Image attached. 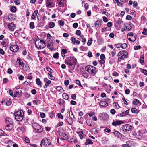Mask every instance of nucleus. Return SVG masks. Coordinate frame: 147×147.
I'll return each mask as SVG.
<instances>
[{
  "instance_id": "nucleus-1",
  "label": "nucleus",
  "mask_w": 147,
  "mask_h": 147,
  "mask_svg": "<svg viewBox=\"0 0 147 147\" xmlns=\"http://www.w3.org/2000/svg\"><path fill=\"white\" fill-rule=\"evenodd\" d=\"M128 53L125 50H122L119 52L117 56L118 57V61L120 62L122 60H124L125 58L128 57Z\"/></svg>"
},
{
  "instance_id": "nucleus-2",
  "label": "nucleus",
  "mask_w": 147,
  "mask_h": 147,
  "mask_svg": "<svg viewBox=\"0 0 147 147\" xmlns=\"http://www.w3.org/2000/svg\"><path fill=\"white\" fill-rule=\"evenodd\" d=\"M86 71L91 74L92 76H94L97 72L96 68L91 65L86 66L85 67Z\"/></svg>"
},
{
  "instance_id": "nucleus-3",
  "label": "nucleus",
  "mask_w": 147,
  "mask_h": 147,
  "mask_svg": "<svg viewBox=\"0 0 147 147\" xmlns=\"http://www.w3.org/2000/svg\"><path fill=\"white\" fill-rule=\"evenodd\" d=\"M65 63L70 67H72L73 65H75L77 62L76 59L74 57L68 58L65 61Z\"/></svg>"
},
{
  "instance_id": "nucleus-4",
  "label": "nucleus",
  "mask_w": 147,
  "mask_h": 147,
  "mask_svg": "<svg viewBox=\"0 0 147 147\" xmlns=\"http://www.w3.org/2000/svg\"><path fill=\"white\" fill-rule=\"evenodd\" d=\"M14 114L15 118L16 121H21L23 119L24 113L22 111L20 110L16 112Z\"/></svg>"
},
{
  "instance_id": "nucleus-5",
  "label": "nucleus",
  "mask_w": 147,
  "mask_h": 147,
  "mask_svg": "<svg viewBox=\"0 0 147 147\" xmlns=\"http://www.w3.org/2000/svg\"><path fill=\"white\" fill-rule=\"evenodd\" d=\"M35 45L36 47L38 49H43L45 47L46 43L43 40H41L40 41L37 40L35 42Z\"/></svg>"
},
{
  "instance_id": "nucleus-6",
  "label": "nucleus",
  "mask_w": 147,
  "mask_h": 147,
  "mask_svg": "<svg viewBox=\"0 0 147 147\" xmlns=\"http://www.w3.org/2000/svg\"><path fill=\"white\" fill-rule=\"evenodd\" d=\"M128 39L130 41H134L136 39V35L135 34L133 33H128L127 36Z\"/></svg>"
},
{
  "instance_id": "nucleus-7",
  "label": "nucleus",
  "mask_w": 147,
  "mask_h": 147,
  "mask_svg": "<svg viewBox=\"0 0 147 147\" xmlns=\"http://www.w3.org/2000/svg\"><path fill=\"white\" fill-rule=\"evenodd\" d=\"M5 121L6 123H9L6 126L5 128L6 127H9L11 128L13 127V122L12 119L8 117H6L5 118Z\"/></svg>"
},
{
  "instance_id": "nucleus-8",
  "label": "nucleus",
  "mask_w": 147,
  "mask_h": 147,
  "mask_svg": "<svg viewBox=\"0 0 147 147\" xmlns=\"http://www.w3.org/2000/svg\"><path fill=\"white\" fill-rule=\"evenodd\" d=\"M55 1V0H46V6L49 8L54 7Z\"/></svg>"
},
{
  "instance_id": "nucleus-9",
  "label": "nucleus",
  "mask_w": 147,
  "mask_h": 147,
  "mask_svg": "<svg viewBox=\"0 0 147 147\" xmlns=\"http://www.w3.org/2000/svg\"><path fill=\"white\" fill-rule=\"evenodd\" d=\"M99 117L100 119L102 120H107L109 119L108 115L105 113L100 114L99 115Z\"/></svg>"
},
{
  "instance_id": "nucleus-10",
  "label": "nucleus",
  "mask_w": 147,
  "mask_h": 147,
  "mask_svg": "<svg viewBox=\"0 0 147 147\" xmlns=\"http://www.w3.org/2000/svg\"><path fill=\"white\" fill-rule=\"evenodd\" d=\"M59 135L61 137V138L63 140H67L68 139V136L63 131H59Z\"/></svg>"
},
{
  "instance_id": "nucleus-11",
  "label": "nucleus",
  "mask_w": 147,
  "mask_h": 147,
  "mask_svg": "<svg viewBox=\"0 0 147 147\" xmlns=\"http://www.w3.org/2000/svg\"><path fill=\"white\" fill-rule=\"evenodd\" d=\"M49 140L46 138L42 139L41 142L40 146L41 147L42 146H49L51 145V143H49Z\"/></svg>"
},
{
  "instance_id": "nucleus-12",
  "label": "nucleus",
  "mask_w": 147,
  "mask_h": 147,
  "mask_svg": "<svg viewBox=\"0 0 147 147\" xmlns=\"http://www.w3.org/2000/svg\"><path fill=\"white\" fill-rule=\"evenodd\" d=\"M10 50L14 52H17L18 49V46L17 45H13L10 47Z\"/></svg>"
},
{
  "instance_id": "nucleus-13",
  "label": "nucleus",
  "mask_w": 147,
  "mask_h": 147,
  "mask_svg": "<svg viewBox=\"0 0 147 147\" xmlns=\"http://www.w3.org/2000/svg\"><path fill=\"white\" fill-rule=\"evenodd\" d=\"M8 27L10 30L13 31L15 28V25L12 23H9L8 25Z\"/></svg>"
},
{
  "instance_id": "nucleus-14",
  "label": "nucleus",
  "mask_w": 147,
  "mask_h": 147,
  "mask_svg": "<svg viewBox=\"0 0 147 147\" xmlns=\"http://www.w3.org/2000/svg\"><path fill=\"white\" fill-rule=\"evenodd\" d=\"M8 40L7 39H4L1 42V45L4 47H6L8 45Z\"/></svg>"
},
{
  "instance_id": "nucleus-15",
  "label": "nucleus",
  "mask_w": 147,
  "mask_h": 147,
  "mask_svg": "<svg viewBox=\"0 0 147 147\" xmlns=\"http://www.w3.org/2000/svg\"><path fill=\"white\" fill-rule=\"evenodd\" d=\"M129 112V110H127L124 112H123L120 114H118V116H124L127 115Z\"/></svg>"
},
{
  "instance_id": "nucleus-16",
  "label": "nucleus",
  "mask_w": 147,
  "mask_h": 147,
  "mask_svg": "<svg viewBox=\"0 0 147 147\" xmlns=\"http://www.w3.org/2000/svg\"><path fill=\"white\" fill-rule=\"evenodd\" d=\"M77 133L79 135V136L81 139H82L83 138H85L86 136V135L83 134L82 130L79 132L77 131Z\"/></svg>"
},
{
  "instance_id": "nucleus-17",
  "label": "nucleus",
  "mask_w": 147,
  "mask_h": 147,
  "mask_svg": "<svg viewBox=\"0 0 147 147\" xmlns=\"http://www.w3.org/2000/svg\"><path fill=\"white\" fill-rule=\"evenodd\" d=\"M123 123V122L119 120H116L113 121L112 123V125L114 126H116L117 125H119Z\"/></svg>"
},
{
  "instance_id": "nucleus-18",
  "label": "nucleus",
  "mask_w": 147,
  "mask_h": 147,
  "mask_svg": "<svg viewBox=\"0 0 147 147\" xmlns=\"http://www.w3.org/2000/svg\"><path fill=\"white\" fill-rule=\"evenodd\" d=\"M102 21L101 20H97L95 23V26L98 27L100 26L102 24Z\"/></svg>"
},
{
  "instance_id": "nucleus-19",
  "label": "nucleus",
  "mask_w": 147,
  "mask_h": 147,
  "mask_svg": "<svg viewBox=\"0 0 147 147\" xmlns=\"http://www.w3.org/2000/svg\"><path fill=\"white\" fill-rule=\"evenodd\" d=\"M100 105L101 106H108V103L105 101H101L99 103Z\"/></svg>"
},
{
  "instance_id": "nucleus-20",
  "label": "nucleus",
  "mask_w": 147,
  "mask_h": 147,
  "mask_svg": "<svg viewBox=\"0 0 147 147\" xmlns=\"http://www.w3.org/2000/svg\"><path fill=\"white\" fill-rule=\"evenodd\" d=\"M18 61L19 62V65L20 67H21L22 66L23 67H24V63L22 61L20 58L18 59Z\"/></svg>"
},
{
  "instance_id": "nucleus-21",
  "label": "nucleus",
  "mask_w": 147,
  "mask_h": 147,
  "mask_svg": "<svg viewBox=\"0 0 147 147\" xmlns=\"http://www.w3.org/2000/svg\"><path fill=\"white\" fill-rule=\"evenodd\" d=\"M92 144H93V142L91 141V140L90 139H87L86 140V142L85 143V144L86 145Z\"/></svg>"
},
{
  "instance_id": "nucleus-22",
  "label": "nucleus",
  "mask_w": 147,
  "mask_h": 147,
  "mask_svg": "<svg viewBox=\"0 0 147 147\" xmlns=\"http://www.w3.org/2000/svg\"><path fill=\"white\" fill-rule=\"evenodd\" d=\"M5 102L6 105L8 106L10 105L11 104L12 102L10 98H7L5 100Z\"/></svg>"
},
{
  "instance_id": "nucleus-23",
  "label": "nucleus",
  "mask_w": 147,
  "mask_h": 147,
  "mask_svg": "<svg viewBox=\"0 0 147 147\" xmlns=\"http://www.w3.org/2000/svg\"><path fill=\"white\" fill-rule=\"evenodd\" d=\"M132 128V126L128 124L124 125L123 127V129H131Z\"/></svg>"
},
{
  "instance_id": "nucleus-24",
  "label": "nucleus",
  "mask_w": 147,
  "mask_h": 147,
  "mask_svg": "<svg viewBox=\"0 0 147 147\" xmlns=\"http://www.w3.org/2000/svg\"><path fill=\"white\" fill-rule=\"evenodd\" d=\"M57 102L59 104L61 105L63 104L65 102L64 100L62 99H59L57 100Z\"/></svg>"
},
{
  "instance_id": "nucleus-25",
  "label": "nucleus",
  "mask_w": 147,
  "mask_h": 147,
  "mask_svg": "<svg viewBox=\"0 0 147 147\" xmlns=\"http://www.w3.org/2000/svg\"><path fill=\"white\" fill-rule=\"evenodd\" d=\"M114 134L116 136H117L118 138H119L121 136V134L117 131H116L114 132Z\"/></svg>"
},
{
  "instance_id": "nucleus-26",
  "label": "nucleus",
  "mask_w": 147,
  "mask_h": 147,
  "mask_svg": "<svg viewBox=\"0 0 147 147\" xmlns=\"http://www.w3.org/2000/svg\"><path fill=\"white\" fill-rule=\"evenodd\" d=\"M36 84L38 85H40V87H41L42 86L41 85V82L39 78H37L36 79Z\"/></svg>"
},
{
  "instance_id": "nucleus-27",
  "label": "nucleus",
  "mask_w": 147,
  "mask_h": 147,
  "mask_svg": "<svg viewBox=\"0 0 147 147\" xmlns=\"http://www.w3.org/2000/svg\"><path fill=\"white\" fill-rule=\"evenodd\" d=\"M56 89L57 91L60 92H62L63 91V89L61 86L57 87Z\"/></svg>"
},
{
  "instance_id": "nucleus-28",
  "label": "nucleus",
  "mask_w": 147,
  "mask_h": 147,
  "mask_svg": "<svg viewBox=\"0 0 147 147\" xmlns=\"http://www.w3.org/2000/svg\"><path fill=\"white\" fill-rule=\"evenodd\" d=\"M54 26L55 23L53 22H50L49 23V26L50 28H52Z\"/></svg>"
},
{
  "instance_id": "nucleus-29",
  "label": "nucleus",
  "mask_w": 147,
  "mask_h": 147,
  "mask_svg": "<svg viewBox=\"0 0 147 147\" xmlns=\"http://www.w3.org/2000/svg\"><path fill=\"white\" fill-rule=\"evenodd\" d=\"M131 111L133 113H137L139 112V111L135 108H132Z\"/></svg>"
},
{
  "instance_id": "nucleus-30",
  "label": "nucleus",
  "mask_w": 147,
  "mask_h": 147,
  "mask_svg": "<svg viewBox=\"0 0 147 147\" xmlns=\"http://www.w3.org/2000/svg\"><path fill=\"white\" fill-rule=\"evenodd\" d=\"M51 82L50 80H49L47 81V82L45 83V84L44 88H47L48 86H49V84H50L51 83Z\"/></svg>"
},
{
  "instance_id": "nucleus-31",
  "label": "nucleus",
  "mask_w": 147,
  "mask_h": 147,
  "mask_svg": "<svg viewBox=\"0 0 147 147\" xmlns=\"http://www.w3.org/2000/svg\"><path fill=\"white\" fill-rule=\"evenodd\" d=\"M27 59L29 60L30 62H32L33 61L31 55H28L27 57Z\"/></svg>"
},
{
  "instance_id": "nucleus-32",
  "label": "nucleus",
  "mask_w": 147,
  "mask_h": 147,
  "mask_svg": "<svg viewBox=\"0 0 147 147\" xmlns=\"http://www.w3.org/2000/svg\"><path fill=\"white\" fill-rule=\"evenodd\" d=\"M139 102V101L138 100L136 99H134L133 101V103L134 105H137Z\"/></svg>"
},
{
  "instance_id": "nucleus-33",
  "label": "nucleus",
  "mask_w": 147,
  "mask_h": 147,
  "mask_svg": "<svg viewBox=\"0 0 147 147\" xmlns=\"http://www.w3.org/2000/svg\"><path fill=\"white\" fill-rule=\"evenodd\" d=\"M58 23L59 25L61 26H63L64 25V21H63L62 20H59L58 21Z\"/></svg>"
},
{
  "instance_id": "nucleus-34",
  "label": "nucleus",
  "mask_w": 147,
  "mask_h": 147,
  "mask_svg": "<svg viewBox=\"0 0 147 147\" xmlns=\"http://www.w3.org/2000/svg\"><path fill=\"white\" fill-rule=\"evenodd\" d=\"M63 98L67 100L69 98L68 95L66 93L63 94Z\"/></svg>"
},
{
  "instance_id": "nucleus-35",
  "label": "nucleus",
  "mask_w": 147,
  "mask_h": 147,
  "mask_svg": "<svg viewBox=\"0 0 147 147\" xmlns=\"http://www.w3.org/2000/svg\"><path fill=\"white\" fill-rule=\"evenodd\" d=\"M33 102L36 105H38L40 103V101L39 100H33Z\"/></svg>"
},
{
  "instance_id": "nucleus-36",
  "label": "nucleus",
  "mask_w": 147,
  "mask_h": 147,
  "mask_svg": "<svg viewBox=\"0 0 147 147\" xmlns=\"http://www.w3.org/2000/svg\"><path fill=\"white\" fill-rule=\"evenodd\" d=\"M47 47L50 50H52L53 48V44H48L47 45Z\"/></svg>"
},
{
  "instance_id": "nucleus-37",
  "label": "nucleus",
  "mask_w": 147,
  "mask_h": 147,
  "mask_svg": "<svg viewBox=\"0 0 147 147\" xmlns=\"http://www.w3.org/2000/svg\"><path fill=\"white\" fill-rule=\"evenodd\" d=\"M30 28L31 29H33L34 28V22H31L30 24Z\"/></svg>"
},
{
  "instance_id": "nucleus-38",
  "label": "nucleus",
  "mask_w": 147,
  "mask_h": 147,
  "mask_svg": "<svg viewBox=\"0 0 147 147\" xmlns=\"http://www.w3.org/2000/svg\"><path fill=\"white\" fill-rule=\"evenodd\" d=\"M36 126L37 128H39L40 129V126L38 125V123H34L32 124V126L33 127V129H36V128H35L34 127V126Z\"/></svg>"
},
{
  "instance_id": "nucleus-39",
  "label": "nucleus",
  "mask_w": 147,
  "mask_h": 147,
  "mask_svg": "<svg viewBox=\"0 0 147 147\" xmlns=\"http://www.w3.org/2000/svg\"><path fill=\"white\" fill-rule=\"evenodd\" d=\"M92 40L91 38H90V39L88 40L87 42L88 45L89 46L91 45L92 43Z\"/></svg>"
},
{
  "instance_id": "nucleus-40",
  "label": "nucleus",
  "mask_w": 147,
  "mask_h": 147,
  "mask_svg": "<svg viewBox=\"0 0 147 147\" xmlns=\"http://www.w3.org/2000/svg\"><path fill=\"white\" fill-rule=\"evenodd\" d=\"M16 11V8L15 6H13L11 9V11L12 12H14Z\"/></svg>"
},
{
  "instance_id": "nucleus-41",
  "label": "nucleus",
  "mask_w": 147,
  "mask_h": 147,
  "mask_svg": "<svg viewBox=\"0 0 147 147\" xmlns=\"http://www.w3.org/2000/svg\"><path fill=\"white\" fill-rule=\"evenodd\" d=\"M49 73L48 74L50 76V78H49L50 79L52 80H54L55 79V78L54 77V76L52 75L51 73Z\"/></svg>"
},
{
  "instance_id": "nucleus-42",
  "label": "nucleus",
  "mask_w": 147,
  "mask_h": 147,
  "mask_svg": "<svg viewBox=\"0 0 147 147\" xmlns=\"http://www.w3.org/2000/svg\"><path fill=\"white\" fill-rule=\"evenodd\" d=\"M53 57L55 58L58 59L59 57V53L58 52L56 53L53 55Z\"/></svg>"
},
{
  "instance_id": "nucleus-43",
  "label": "nucleus",
  "mask_w": 147,
  "mask_h": 147,
  "mask_svg": "<svg viewBox=\"0 0 147 147\" xmlns=\"http://www.w3.org/2000/svg\"><path fill=\"white\" fill-rule=\"evenodd\" d=\"M86 122L88 126H92V125L90 123V122H91V121L90 119H87L86 121Z\"/></svg>"
},
{
  "instance_id": "nucleus-44",
  "label": "nucleus",
  "mask_w": 147,
  "mask_h": 147,
  "mask_svg": "<svg viewBox=\"0 0 147 147\" xmlns=\"http://www.w3.org/2000/svg\"><path fill=\"white\" fill-rule=\"evenodd\" d=\"M76 83L77 84L79 85L82 88L83 87V86H82V85L81 84L79 80H76Z\"/></svg>"
},
{
  "instance_id": "nucleus-45",
  "label": "nucleus",
  "mask_w": 147,
  "mask_h": 147,
  "mask_svg": "<svg viewBox=\"0 0 147 147\" xmlns=\"http://www.w3.org/2000/svg\"><path fill=\"white\" fill-rule=\"evenodd\" d=\"M61 53L62 54H65L67 53V50L65 49H63L61 51Z\"/></svg>"
},
{
  "instance_id": "nucleus-46",
  "label": "nucleus",
  "mask_w": 147,
  "mask_h": 147,
  "mask_svg": "<svg viewBox=\"0 0 147 147\" xmlns=\"http://www.w3.org/2000/svg\"><path fill=\"white\" fill-rule=\"evenodd\" d=\"M33 131L35 132L40 133L43 131V129H35V131L34 130Z\"/></svg>"
},
{
  "instance_id": "nucleus-47",
  "label": "nucleus",
  "mask_w": 147,
  "mask_h": 147,
  "mask_svg": "<svg viewBox=\"0 0 147 147\" xmlns=\"http://www.w3.org/2000/svg\"><path fill=\"white\" fill-rule=\"evenodd\" d=\"M46 69L49 72V73H52L53 72V70L49 67H47Z\"/></svg>"
},
{
  "instance_id": "nucleus-48",
  "label": "nucleus",
  "mask_w": 147,
  "mask_h": 147,
  "mask_svg": "<svg viewBox=\"0 0 147 147\" xmlns=\"http://www.w3.org/2000/svg\"><path fill=\"white\" fill-rule=\"evenodd\" d=\"M115 46L117 48H119L120 47H121V43H118L117 44H116L115 45Z\"/></svg>"
},
{
  "instance_id": "nucleus-49",
  "label": "nucleus",
  "mask_w": 147,
  "mask_h": 147,
  "mask_svg": "<svg viewBox=\"0 0 147 147\" xmlns=\"http://www.w3.org/2000/svg\"><path fill=\"white\" fill-rule=\"evenodd\" d=\"M127 47V44L125 43L121 44V47L123 49H125Z\"/></svg>"
},
{
  "instance_id": "nucleus-50",
  "label": "nucleus",
  "mask_w": 147,
  "mask_h": 147,
  "mask_svg": "<svg viewBox=\"0 0 147 147\" xmlns=\"http://www.w3.org/2000/svg\"><path fill=\"white\" fill-rule=\"evenodd\" d=\"M141 47L140 45L136 46H134V49L135 50H138V49H140Z\"/></svg>"
},
{
  "instance_id": "nucleus-51",
  "label": "nucleus",
  "mask_w": 147,
  "mask_h": 147,
  "mask_svg": "<svg viewBox=\"0 0 147 147\" xmlns=\"http://www.w3.org/2000/svg\"><path fill=\"white\" fill-rule=\"evenodd\" d=\"M139 60H140V63L141 64L142 63H143V62H144V58L143 57H141L140 58Z\"/></svg>"
},
{
  "instance_id": "nucleus-52",
  "label": "nucleus",
  "mask_w": 147,
  "mask_h": 147,
  "mask_svg": "<svg viewBox=\"0 0 147 147\" xmlns=\"http://www.w3.org/2000/svg\"><path fill=\"white\" fill-rule=\"evenodd\" d=\"M9 95L13 97V90H9Z\"/></svg>"
},
{
  "instance_id": "nucleus-53",
  "label": "nucleus",
  "mask_w": 147,
  "mask_h": 147,
  "mask_svg": "<svg viewBox=\"0 0 147 147\" xmlns=\"http://www.w3.org/2000/svg\"><path fill=\"white\" fill-rule=\"evenodd\" d=\"M25 141L27 143H29L30 142L29 139L26 137H25Z\"/></svg>"
},
{
  "instance_id": "nucleus-54",
  "label": "nucleus",
  "mask_w": 147,
  "mask_h": 147,
  "mask_svg": "<svg viewBox=\"0 0 147 147\" xmlns=\"http://www.w3.org/2000/svg\"><path fill=\"white\" fill-rule=\"evenodd\" d=\"M58 118H59L63 119V117L61 113H59L57 114Z\"/></svg>"
},
{
  "instance_id": "nucleus-55",
  "label": "nucleus",
  "mask_w": 147,
  "mask_h": 147,
  "mask_svg": "<svg viewBox=\"0 0 147 147\" xmlns=\"http://www.w3.org/2000/svg\"><path fill=\"white\" fill-rule=\"evenodd\" d=\"M142 34L144 35H147V29L146 28H144Z\"/></svg>"
},
{
  "instance_id": "nucleus-56",
  "label": "nucleus",
  "mask_w": 147,
  "mask_h": 147,
  "mask_svg": "<svg viewBox=\"0 0 147 147\" xmlns=\"http://www.w3.org/2000/svg\"><path fill=\"white\" fill-rule=\"evenodd\" d=\"M84 6L85 10H87L88 9L89 5L87 3H85L84 5Z\"/></svg>"
},
{
  "instance_id": "nucleus-57",
  "label": "nucleus",
  "mask_w": 147,
  "mask_h": 147,
  "mask_svg": "<svg viewBox=\"0 0 147 147\" xmlns=\"http://www.w3.org/2000/svg\"><path fill=\"white\" fill-rule=\"evenodd\" d=\"M69 81L68 80H66L64 81V84L66 86H67L69 84Z\"/></svg>"
},
{
  "instance_id": "nucleus-58",
  "label": "nucleus",
  "mask_w": 147,
  "mask_h": 147,
  "mask_svg": "<svg viewBox=\"0 0 147 147\" xmlns=\"http://www.w3.org/2000/svg\"><path fill=\"white\" fill-rule=\"evenodd\" d=\"M32 74V73H30L28 75V76H27V78L30 80H31L32 79V76L31 75Z\"/></svg>"
},
{
  "instance_id": "nucleus-59",
  "label": "nucleus",
  "mask_w": 147,
  "mask_h": 147,
  "mask_svg": "<svg viewBox=\"0 0 147 147\" xmlns=\"http://www.w3.org/2000/svg\"><path fill=\"white\" fill-rule=\"evenodd\" d=\"M82 75L85 78H87L88 76V74L86 73V72H84L82 73Z\"/></svg>"
},
{
  "instance_id": "nucleus-60",
  "label": "nucleus",
  "mask_w": 147,
  "mask_h": 147,
  "mask_svg": "<svg viewBox=\"0 0 147 147\" xmlns=\"http://www.w3.org/2000/svg\"><path fill=\"white\" fill-rule=\"evenodd\" d=\"M81 31L80 30H78L76 32V34L78 35H80L81 34Z\"/></svg>"
},
{
  "instance_id": "nucleus-61",
  "label": "nucleus",
  "mask_w": 147,
  "mask_h": 147,
  "mask_svg": "<svg viewBox=\"0 0 147 147\" xmlns=\"http://www.w3.org/2000/svg\"><path fill=\"white\" fill-rule=\"evenodd\" d=\"M76 95L75 94H73L71 95V97L72 99L73 100H75L76 98Z\"/></svg>"
},
{
  "instance_id": "nucleus-62",
  "label": "nucleus",
  "mask_w": 147,
  "mask_h": 147,
  "mask_svg": "<svg viewBox=\"0 0 147 147\" xmlns=\"http://www.w3.org/2000/svg\"><path fill=\"white\" fill-rule=\"evenodd\" d=\"M126 18L127 20H130L132 19V17L129 15H127Z\"/></svg>"
},
{
  "instance_id": "nucleus-63",
  "label": "nucleus",
  "mask_w": 147,
  "mask_h": 147,
  "mask_svg": "<svg viewBox=\"0 0 147 147\" xmlns=\"http://www.w3.org/2000/svg\"><path fill=\"white\" fill-rule=\"evenodd\" d=\"M145 75L147 74V70L145 69H142L141 71Z\"/></svg>"
},
{
  "instance_id": "nucleus-64",
  "label": "nucleus",
  "mask_w": 147,
  "mask_h": 147,
  "mask_svg": "<svg viewBox=\"0 0 147 147\" xmlns=\"http://www.w3.org/2000/svg\"><path fill=\"white\" fill-rule=\"evenodd\" d=\"M127 144H123L122 145V146L123 147H130L128 144V142H126Z\"/></svg>"
}]
</instances>
